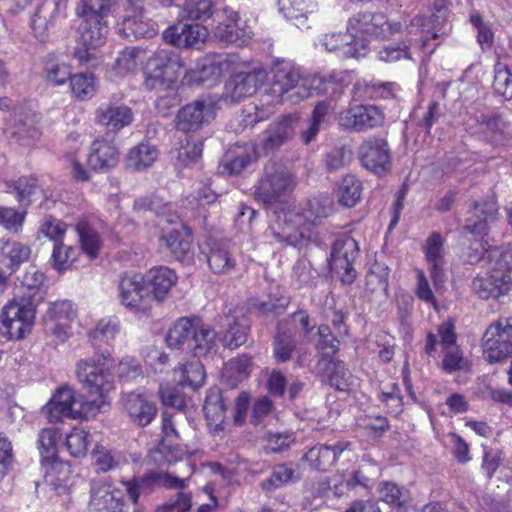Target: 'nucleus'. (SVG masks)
<instances>
[{
	"instance_id": "nucleus-28",
	"label": "nucleus",
	"mask_w": 512,
	"mask_h": 512,
	"mask_svg": "<svg viewBox=\"0 0 512 512\" xmlns=\"http://www.w3.org/2000/svg\"><path fill=\"white\" fill-rule=\"evenodd\" d=\"M143 277L147 291L152 296V302H162L177 282L176 273L165 266L154 267Z\"/></svg>"
},
{
	"instance_id": "nucleus-11",
	"label": "nucleus",
	"mask_w": 512,
	"mask_h": 512,
	"mask_svg": "<svg viewBox=\"0 0 512 512\" xmlns=\"http://www.w3.org/2000/svg\"><path fill=\"white\" fill-rule=\"evenodd\" d=\"M401 28L400 22H390L383 13L358 12L348 21L347 31L354 38L358 34L386 39L393 36Z\"/></svg>"
},
{
	"instance_id": "nucleus-27",
	"label": "nucleus",
	"mask_w": 512,
	"mask_h": 512,
	"mask_svg": "<svg viewBox=\"0 0 512 512\" xmlns=\"http://www.w3.org/2000/svg\"><path fill=\"white\" fill-rule=\"evenodd\" d=\"M466 130L471 134L483 135L490 142H497L502 135L505 123L497 114H474L465 121Z\"/></svg>"
},
{
	"instance_id": "nucleus-44",
	"label": "nucleus",
	"mask_w": 512,
	"mask_h": 512,
	"mask_svg": "<svg viewBox=\"0 0 512 512\" xmlns=\"http://www.w3.org/2000/svg\"><path fill=\"white\" fill-rule=\"evenodd\" d=\"M65 4L66 0H44L32 17L33 28L46 29L49 24L53 25Z\"/></svg>"
},
{
	"instance_id": "nucleus-47",
	"label": "nucleus",
	"mask_w": 512,
	"mask_h": 512,
	"mask_svg": "<svg viewBox=\"0 0 512 512\" xmlns=\"http://www.w3.org/2000/svg\"><path fill=\"white\" fill-rule=\"evenodd\" d=\"M330 109V102L321 101L315 105L307 129L303 130L300 134V138L304 144L307 145L315 139L320 131L321 125L326 122Z\"/></svg>"
},
{
	"instance_id": "nucleus-25",
	"label": "nucleus",
	"mask_w": 512,
	"mask_h": 512,
	"mask_svg": "<svg viewBox=\"0 0 512 512\" xmlns=\"http://www.w3.org/2000/svg\"><path fill=\"white\" fill-rule=\"evenodd\" d=\"M161 240L178 261L190 263L193 260V232L188 226L181 224L179 228L163 232Z\"/></svg>"
},
{
	"instance_id": "nucleus-38",
	"label": "nucleus",
	"mask_w": 512,
	"mask_h": 512,
	"mask_svg": "<svg viewBox=\"0 0 512 512\" xmlns=\"http://www.w3.org/2000/svg\"><path fill=\"white\" fill-rule=\"evenodd\" d=\"M197 319L181 318L170 329L166 336L167 345L174 349H186L189 351V344L195 329Z\"/></svg>"
},
{
	"instance_id": "nucleus-14",
	"label": "nucleus",
	"mask_w": 512,
	"mask_h": 512,
	"mask_svg": "<svg viewBox=\"0 0 512 512\" xmlns=\"http://www.w3.org/2000/svg\"><path fill=\"white\" fill-rule=\"evenodd\" d=\"M384 112L375 105H355L339 114V125L354 132H364L384 123Z\"/></svg>"
},
{
	"instance_id": "nucleus-43",
	"label": "nucleus",
	"mask_w": 512,
	"mask_h": 512,
	"mask_svg": "<svg viewBox=\"0 0 512 512\" xmlns=\"http://www.w3.org/2000/svg\"><path fill=\"white\" fill-rule=\"evenodd\" d=\"M207 262L215 274H226L232 271L236 266V259L229 249L222 244H215L210 248L207 255Z\"/></svg>"
},
{
	"instance_id": "nucleus-60",
	"label": "nucleus",
	"mask_w": 512,
	"mask_h": 512,
	"mask_svg": "<svg viewBox=\"0 0 512 512\" xmlns=\"http://www.w3.org/2000/svg\"><path fill=\"white\" fill-rule=\"evenodd\" d=\"M110 9V0H81L76 11L79 17L106 18Z\"/></svg>"
},
{
	"instance_id": "nucleus-21",
	"label": "nucleus",
	"mask_w": 512,
	"mask_h": 512,
	"mask_svg": "<svg viewBox=\"0 0 512 512\" xmlns=\"http://www.w3.org/2000/svg\"><path fill=\"white\" fill-rule=\"evenodd\" d=\"M207 36V28L199 23L179 22L163 32L164 40L179 48H198Z\"/></svg>"
},
{
	"instance_id": "nucleus-4",
	"label": "nucleus",
	"mask_w": 512,
	"mask_h": 512,
	"mask_svg": "<svg viewBox=\"0 0 512 512\" xmlns=\"http://www.w3.org/2000/svg\"><path fill=\"white\" fill-rule=\"evenodd\" d=\"M187 478H179L167 472L147 471L141 476L121 481L128 499L138 505L142 497L152 494L157 488L179 489L186 487Z\"/></svg>"
},
{
	"instance_id": "nucleus-58",
	"label": "nucleus",
	"mask_w": 512,
	"mask_h": 512,
	"mask_svg": "<svg viewBox=\"0 0 512 512\" xmlns=\"http://www.w3.org/2000/svg\"><path fill=\"white\" fill-rule=\"evenodd\" d=\"M38 305L30 301H24L23 298L17 296L13 301L7 304L1 313V319L6 320H22L29 311L32 314V320L35 319L36 309Z\"/></svg>"
},
{
	"instance_id": "nucleus-15",
	"label": "nucleus",
	"mask_w": 512,
	"mask_h": 512,
	"mask_svg": "<svg viewBox=\"0 0 512 512\" xmlns=\"http://www.w3.org/2000/svg\"><path fill=\"white\" fill-rule=\"evenodd\" d=\"M362 165L375 174L385 173L391 166V150L386 139L368 137L358 149Z\"/></svg>"
},
{
	"instance_id": "nucleus-53",
	"label": "nucleus",
	"mask_w": 512,
	"mask_h": 512,
	"mask_svg": "<svg viewBox=\"0 0 512 512\" xmlns=\"http://www.w3.org/2000/svg\"><path fill=\"white\" fill-rule=\"evenodd\" d=\"M82 250L91 258L98 256L101 242L97 231L87 222L82 221L76 225Z\"/></svg>"
},
{
	"instance_id": "nucleus-8",
	"label": "nucleus",
	"mask_w": 512,
	"mask_h": 512,
	"mask_svg": "<svg viewBox=\"0 0 512 512\" xmlns=\"http://www.w3.org/2000/svg\"><path fill=\"white\" fill-rule=\"evenodd\" d=\"M120 36L128 41L151 38L157 34V24L145 15L143 4L139 1L128 0L124 14L117 24Z\"/></svg>"
},
{
	"instance_id": "nucleus-50",
	"label": "nucleus",
	"mask_w": 512,
	"mask_h": 512,
	"mask_svg": "<svg viewBox=\"0 0 512 512\" xmlns=\"http://www.w3.org/2000/svg\"><path fill=\"white\" fill-rule=\"evenodd\" d=\"M361 192V181L354 175H347L343 178L338 188V200L343 206L353 207L360 200Z\"/></svg>"
},
{
	"instance_id": "nucleus-55",
	"label": "nucleus",
	"mask_w": 512,
	"mask_h": 512,
	"mask_svg": "<svg viewBox=\"0 0 512 512\" xmlns=\"http://www.w3.org/2000/svg\"><path fill=\"white\" fill-rule=\"evenodd\" d=\"M78 256L77 248L65 245L62 242L55 243L51 256V265L57 271L67 270L72 266Z\"/></svg>"
},
{
	"instance_id": "nucleus-6",
	"label": "nucleus",
	"mask_w": 512,
	"mask_h": 512,
	"mask_svg": "<svg viewBox=\"0 0 512 512\" xmlns=\"http://www.w3.org/2000/svg\"><path fill=\"white\" fill-rule=\"evenodd\" d=\"M293 176L275 162L264 166L263 175L255 186L254 198L264 205H271L293 190Z\"/></svg>"
},
{
	"instance_id": "nucleus-39",
	"label": "nucleus",
	"mask_w": 512,
	"mask_h": 512,
	"mask_svg": "<svg viewBox=\"0 0 512 512\" xmlns=\"http://www.w3.org/2000/svg\"><path fill=\"white\" fill-rule=\"evenodd\" d=\"M249 334V324L244 316L240 318L234 316L226 317V329L223 334V343L230 349H236L247 342Z\"/></svg>"
},
{
	"instance_id": "nucleus-45",
	"label": "nucleus",
	"mask_w": 512,
	"mask_h": 512,
	"mask_svg": "<svg viewBox=\"0 0 512 512\" xmlns=\"http://www.w3.org/2000/svg\"><path fill=\"white\" fill-rule=\"evenodd\" d=\"M7 191L14 193L18 203L28 206L32 202V195L38 189V179L34 176H22L17 180L6 182Z\"/></svg>"
},
{
	"instance_id": "nucleus-56",
	"label": "nucleus",
	"mask_w": 512,
	"mask_h": 512,
	"mask_svg": "<svg viewBox=\"0 0 512 512\" xmlns=\"http://www.w3.org/2000/svg\"><path fill=\"white\" fill-rule=\"evenodd\" d=\"M494 72L493 89L495 93L507 101H512V73L501 62L495 64Z\"/></svg>"
},
{
	"instance_id": "nucleus-3",
	"label": "nucleus",
	"mask_w": 512,
	"mask_h": 512,
	"mask_svg": "<svg viewBox=\"0 0 512 512\" xmlns=\"http://www.w3.org/2000/svg\"><path fill=\"white\" fill-rule=\"evenodd\" d=\"M82 19L78 27L79 44L82 47L75 49L73 58L79 64L95 67L98 65L96 50L105 44L109 32L106 18L80 17Z\"/></svg>"
},
{
	"instance_id": "nucleus-31",
	"label": "nucleus",
	"mask_w": 512,
	"mask_h": 512,
	"mask_svg": "<svg viewBox=\"0 0 512 512\" xmlns=\"http://www.w3.org/2000/svg\"><path fill=\"white\" fill-rule=\"evenodd\" d=\"M31 247L19 241L0 242V266L4 267L9 274L15 273L19 267L30 260Z\"/></svg>"
},
{
	"instance_id": "nucleus-12",
	"label": "nucleus",
	"mask_w": 512,
	"mask_h": 512,
	"mask_svg": "<svg viewBox=\"0 0 512 512\" xmlns=\"http://www.w3.org/2000/svg\"><path fill=\"white\" fill-rule=\"evenodd\" d=\"M215 117V106L211 100L197 99L184 105L176 114L175 127L184 133H194Z\"/></svg>"
},
{
	"instance_id": "nucleus-26",
	"label": "nucleus",
	"mask_w": 512,
	"mask_h": 512,
	"mask_svg": "<svg viewBox=\"0 0 512 512\" xmlns=\"http://www.w3.org/2000/svg\"><path fill=\"white\" fill-rule=\"evenodd\" d=\"M19 282L17 296L39 305L44 301L46 295L45 275L37 266L30 265L22 274L17 277Z\"/></svg>"
},
{
	"instance_id": "nucleus-42",
	"label": "nucleus",
	"mask_w": 512,
	"mask_h": 512,
	"mask_svg": "<svg viewBox=\"0 0 512 512\" xmlns=\"http://www.w3.org/2000/svg\"><path fill=\"white\" fill-rule=\"evenodd\" d=\"M146 56V50L141 47H126L119 52L114 63L112 70L116 75L125 76L136 70L139 63H141Z\"/></svg>"
},
{
	"instance_id": "nucleus-34",
	"label": "nucleus",
	"mask_w": 512,
	"mask_h": 512,
	"mask_svg": "<svg viewBox=\"0 0 512 512\" xmlns=\"http://www.w3.org/2000/svg\"><path fill=\"white\" fill-rule=\"evenodd\" d=\"M42 77L51 86H61L72 77L71 65L50 53L43 60Z\"/></svg>"
},
{
	"instance_id": "nucleus-40",
	"label": "nucleus",
	"mask_w": 512,
	"mask_h": 512,
	"mask_svg": "<svg viewBox=\"0 0 512 512\" xmlns=\"http://www.w3.org/2000/svg\"><path fill=\"white\" fill-rule=\"evenodd\" d=\"M251 365V358L245 354L231 359L225 364L222 371L223 381L230 388L237 387L250 375Z\"/></svg>"
},
{
	"instance_id": "nucleus-30",
	"label": "nucleus",
	"mask_w": 512,
	"mask_h": 512,
	"mask_svg": "<svg viewBox=\"0 0 512 512\" xmlns=\"http://www.w3.org/2000/svg\"><path fill=\"white\" fill-rule=\"evenodd\" d=\"M261 154L255 143L237 144L225 154L224 167L230 174H239Z\"/></svg>"
},
{
	"instance_id": "nucleus-46",
	"label": "nucleus",
	"mask_w": 512,
	"mask_h": 512,
	"mask_svg": "<svg viewBox=\"0 0 512 512\" xmlns=\"http://www.w3.org/2000/svg\"><path fill=\"white\" fill-rule=\"evenodd\" d=\"M238 14L231 12L229 21L226 23H220L215 30V36L227 43L241 46L246 42L245 31L238 27L237 20Z\"/></svg>"
},
{
	"instance_id": "nucleus-7",
	"label": "nucleus",
	"mask_w": 512,
	"mask_h": 512,
	"mask_svg": "<svg viewBox=\"0 0 512 512\" xmlns=\"http://www.w3.org/2000/svg\"><path fill=\"white\" fill-rule=\"evenodd\" d=\"M483 355L489 363L512 355V318H501L488 326L483 337Z\"/></svg>"
},
{
	"instance_id": "nucleus-18",
	"label": "nucleus",
	"mask_w": 512,
	"mask_h": 512,
	"mask_svg": "<svg viewBox=\"0 0 512 512\" xmlns=\"http://www.w3.org/2000/svg\"><path fill=\"white\" fill-rule=\"evenodd\" d=\"M271 74L270 85L274 94L284 96L290 90L297 89V95L300 98L311 96V92L306 91L304 86L299 85L301 79L299 69L291 62L277 61L271 69Z\"/></svg>"
},
{
	"instance_id": "nucleus-51",
	"label": "nucleus",
	"mask_w": 512,
	"mask_h": 512,
	"mask_svg": "<svg viewBox=\"0 0 512 512\" xmlns=\"http://www.w3.org/2000/svg\"><path fill=\"white\" fill-rule=\"evenodd\" d=\"M329 383L339 391H348L353 386V376L342 361H330L327 366Z\"/></svg>"
},
{
	"instance_id": "nucleus-59",
	"label": "nucleus",
	"mask_w": 512,
	"mask_h": 512,
	"mask_svg": "<svg viewBox=\"0 0 512 512\" xmlns=\"http://www.w3.org/2000/svg\"><path fill=\"white\" fill-rule=\"evenodd\" d=\"M443 351L442 369L446 373L467 371L469 369V361L463 356V352L458 346L446 348Z\"/></svg>"
},
{
	"instance_id": "nucleus-2",
	"label": "nucleus",
	"mask_w": 512,
	"mask_h": 512,
	"mask_svg": "<svg viewBox=\"0 0 512 512\" xmlns=\"http://www.w3.org/2000/svg\"><path fill=\"white\" fill-rule=\"evenodd\" d=\"M112 368L113 360L110 353H102L89 359L80 360L76 365V376L88 394L106 396L114 389Z\"/></svg>"
},
{
	"instance_id": "nucleus-29",
	"label": "nucleus",
	"mask_w": 512,
	"mask_h": 512,
	"mask_svg": "<svg viewBox=\"0 0 512 512\" xmlns=\"http://www.w3.org/2000/svg\"><path fill=\"white\" fill-rule=\"evenodd\" d=\"M496 217L497 207L494 200L474 202L468 211L464 229L474 235L484 234L487 231L488 223L494 221Z\"/></svg>"
},
{
	"instance_id": "nucleus-23",
	"label": "nucleus",
	"mask_w": 512,
	"mask_h": 512,
	"mask_svg": "<svg viewBox=\"0 0 512 512\" xmlns=\"http://www.w3.org/2000/svg\"><path fill=\"white\" fill-rule=\"evenodd\" d=\"M77 401L78 398L73 389L61 387L53 395L50 402L42 408V412L52 423L60 422L64 418L75 419Z\"/></svg>"
},
{
	"instance_id": "nucleus-57",
	"label": "nucleus",
	"mask_w": 512,
	"mask_h": 512,
	"mask_svg": "<svg viewBox=\"0 0 512 512\" xmlns=\"http://www.w3.org/2000/svg\"><path fill=\"white\" fill-rule=\"evenodd\" d=\"M72 93L80 100L92 98L96 92L93 74L78 73L70 78Z\"/></svg>"
},
{
	"instance_id": "nucleus-24",
	"label": "nucleus",
	"mask_w": 512,
	"mask_h": 512,
	"mask_svg": "<svg viewBox=\"0 0 512 512\" xmlns=\"http://www.w3.org/2000/svg\"><path fill=\"white\" fill-rule=\"evenodd\" d=\"M350 446L348 441H338L333 445H317L310 448L302 459L309 463L311 469L326 472L334 466L344 451L350 449Z\"/></svg>"
},
{
	"instance_id": "nucleus-22",
	"label": "nucleus",
	"mask_w": 512,
	"mask_h": 512,
	"mask_svg": "<svg viewBox=\"0 0 512 512\" xmlns=\"http://www.w3.org/2000/svg\"><path fill=\"white\" fill-rule=\"evenodd\" d=\"M133 119L132 109L117 102L103 103L95 111V122L111 133L129 126Z\"/></svg>"
},
{
	"instance_id": "nucleus-52",
	"label": "nucleus",
	"mask_w": 512,
	"mask_h": 512,
	"mask_svg": "<svg viewBox=\"0 0 512 512\" xmlns=\"http://www.w3.org/2000/svg\"><path fill=\"white\" fill-rule=\"evenodd\" d=\"M33 324L32 314L28 311L22 320L1 319L0 333L10 340H20L31 331Z\"/></svg>"
},
{
	"instance_id": "nucleus-61",
	"label": "nucleus",
	"mask_w": 512,
	"mask_h": 512,
	"mask_svg": "<svg viewBox=\"0 0 512 512\" xmlns=\"http://www.w3.org/2000/svg\"><path fill=\"white\" fill-rule=\"evenodd\" d=\"M89 444L88 433L83 429L73 428L66 436V446L73 457L85 456Z\"/></svg>"
},
{
	"instance_id": "nucleus-1",
	"label": "nucleus",
	"mask_w": 512,
	"mask_h": 512,
	"mask_svg": "<svg viewBox=\"0 0 512 512\" xmlns=\"http://www.w3.org/2000/svg\"><path fill=\"white\" fill-rule=\"evenodd\" d=\"M331 207L320 199L309 200L302 214L287 212L283 217L270 225L267 235H271L278 243L294 247L306 246L312 236L311 226L318 225L327 218Z\"/></svg>"
},
{
	"instance_id": "nucleus-37",
	"label": "nucleus",
	"mask_w": 512,
	"mask_h": 512,
	"mask_svg": "<svg viewBox=\"0 0 512 512\" xmlns=\"http://www.w3.org/2000/svg\"><path fill=\"white\" fill-rule=\"evenodd\" d=\"M158 157L155 146L142 142L131 148L125 158V165L133 171H143L151 167Z\"/></svg>"
},
{
	"instance_id": "nucleus-13",
	"label": "nucleus",
	"mask_w": 512,
	"mask_h": 512,
	"mask_svg": "<svg viewBox=\"0 0 512 512\" xmlns=\"http://www.w3.org/2000/svg\"><path fill=\"white\" fill-rule=\"evenodd\" d=\"M121 304L135 312H146L152 304V296L141 274H125L119 282Z\"/></svg>"
},
{
	"instance_id": "nucleus-36",
	"label": "nucleus",
	"mask_w": 512,
	"mask_h": 512,
	"mask_svg": "<svg viewBox=\"0 0 512 512\" xmlns=\"http://www.w3.org/2000/svg\"><path fill=\"white\" fill-rule=\"evenodd\" d=\"M191 342L189 344V352L195 357L201 358L208 355L216 347V332L209 325L196 321L195 329Z\"/></svg>"
},
{
	"instance_id": "nucleus-35",
	"label": "nucleus",
	"mask_w": 512,
	"mask_h": 512,
	"mask_svg": "<svg viewBox=\"0 0 512 512\" xmlns=\"http://www.w3.org/2000/svg\"><path fill=\"white\" fill-rule=\"evenodd\" d=\"M358 42L351 32L348 33H329L323 38V46L329 52L343 49L345 56L359 58L365 55L366 45L361 43L357 48Z\"/></svg>"
},
{
	"instance_id": "nucleus-9",
	"label": "nucleus",
	"mask_w": 512,
	"mask_h": 512,
	"mask_svg": "<svg viewBox=\"0 0 512 512\" xmlns=\"http://www.w3.org/2000/svg\"><path fill=\"white\" fill-rule=\"evenodd\" d=\"M298 123L296 113L280 115L258 136L255 144L264 155L275 153L294 137Z\"/></svg>"
},
{
	"instance_id": "nucleus-49",
	"label": "nucleus",
	"mask_w": 512,
	"mask_h": 512,
	"mask_svg": "<svg viewBox=\"0 0 512 512\" xmlns=\"http://www.w3.org/2000/svg\"><path fill=\"white\" fill-rule=\"evenodd\" d=\"M297 480L296 471L291 464H278L273 467L271 476L262 481L260 486L266 492H271L285 484Z\"/></svg>"
},
{
	"instance_id": "nucleus-32",
	"label": "nucleus",
	"mask_w": 512,
	"mask_h": 512,
	"mask_svg": "<svg viewBox=\"0 0 512 512\" xmlns=\"http://www.w3.org/2000/svg\"><path fill=\"white\" fill-rule=\"evenodd\" d=\"M119 162V151L115 145L104 139H96L88 155V164L95 170L115 167Z\"/></svg>"
},
{
	"instance_id": "nucleus-41",
	"label": "nucleus",
	"mask_w": 512,
	"mask_h": 512,
	"mask_svg": "<svg viewBox=\"0 0 512 512\" xmlns=\"http://www.w3.org/2000/svg\"><path fill=\"white\" fill-rule=\"evenodd\" d=\"M120 506V499L109 487L98 485L91 489V512H119Z\"/></svg>"
},
{
	"instance_id": "nucleus-17",
	"label": "nucleus",
	"mask_w": 512,
	"mask_h": 512,
	"mask_svg": "<svg viewBox=\"0 0 512 512\" xmlns=\"http://www.w3.org/2000/svg\"><path fill=\"white\" fill-rule=\"evenodd\" d=\"M512 287L508 269L493 268L472 281L473 292L483 300L498 299L509 293Z\"/></svg>"
},
{
	"instance_id": "nucleus-62",
	"label": "nucleus",
	"mask_w": 512,
	"mask_h": 512,
	"mask_svg": "<svg viewBox=\"0 0 512 512\" xmlns=\"http://www.w3.org/2000/svg\"><path fill=\"white\" fill-rule=\"evenodd\" d=\"M94 464L99 472H108L119 467L121 456L118 453L106 449L103 446H96L92 452Z\"/></svg>"
},
{
	"instance_id": "nucleus-20",
	"label": "nucleus",
	"mask_w": 512,
	"mask_h": 512,
	"mask_svg": "<svg viewBox=\"0 0 512 512\" xmlns=\"http://www.w3.org/2000/svg\"><path fill=\"white\" fill-rule=\"evenodd\" d=\"M266 78L263 69L254 68L248 72H239L231 76L225 85V96L231 102H239L252 96Z\"/></svg>"
},
{
	"instance_id": "nucleus-19",
	"label": "nucleus",
	"mask_w": 512,
	"mask_h": 512,
	"mask_svg": "<svg viewBox=\"0 0 512 512\" xmlns=\"http://www.w3.org/2000/svg\"><path fill=\"white\" fill-rule=\"evenodd\" d=\"M121 403L130 422L138 427L148 426L157 415L155 402L145 393H124Z\"/></svg>"
},
{
	"instance_id": "nucleus-64",
	"label": "nucleus",
	"mask_w": 512,
	"mask_h": 512,
	"mask_svg": "<svg viewBox=\"0 0 512 512\" xmlns=\"http://www.w3.org/2000/svg\"><path fill=\"white\" fill-rule=\"evenodd\" d=\"M318 335V349L321 351L323 357L332 358L339 350L340 341L327 325H320L318 327Z\"/></svg>"
},
{
	"instance_id": "nucleus-5",
	"label": "nucleus",
	"mask_w": 512,
	"mask_h": 512,
	"mask_svg": "<svg viewBox=\"0 0 512 512\" xmlns=\"http://www.w3.org/2000/svg\"><path fill=\"white\" fill-rule=\"evenodd\" d=\"M178 61L173 52L160 49L150 56L144 67V87L148 90H167L177 80Z\"/></svg>"
},
{
	"instance_id": "nucleus-54",
	"label": "nucleus",
	"mask_w": 512,
	"mask_h": 512,
	"mask_svg": "<svg viewBox=\"0 0 512 512\" xmlns=\"http://www.w3.org/2000/svg\"><path fill=\"white\" fill-rule=\"evenodd\" d=\"M389 273L390 269L385 263L375 261L366 275V288L371 292L382 291L386 294Z\"/></svg>"
},
{
	"instance_id": "nucleus-48",
	"label": "nucleus",
	"mask_w": 512,
	"mask_h": 512,
	"mask_svg": "<svg viewBox=\"0 0 512 512\" xmlns=\"http://www.w3.org/2000/svg\"><path fill=\"white\" fill-rule=\"evenodd\" d=\"M380 500L394 508H402L409 501V492L394 482L384 481L378 486Z\"/></svg>"
},
{
	"instance_id": "nucleus-33",
	"label": "nucleus",
	"mask_w": 512,
	"mask_h": 512,
	"mask_svg": "<svg viewBox=\"0 0 512 512\" xmlns=\"http://www.w3.org/2000/svg\"><path fill=\"white\" fill-rule=\"evenodd\" d=\"M229 403L230 399L223 394L220 388L212 387L208 390L203 410L210 426L217 429L224 423Z\"/></svg>"
},
{
	"instance_id": "nucleus-10",
	"label": "nucleus",
	"mask_w": 512,
	"mask_h": 512,
	"mask_svg": "<svg viewBox=\"0 0 512 512\" xmlns=\"http://www.w3.org/2000/svg\"><path fill=\"white\" fill-rule=\"evenodd\" d=\"M359 255L358 242L352 237H341L336 239L332 246L329 266L342 283L351 284L357 276L354 262Z\"/></svg>"
},
{
	"instance_id": "nucleus-63",
	"label": "nucleus",
	"mask_w": 512,
	"mask_h": 512,
	"mask_svg": "<svg viewBox=\"0 0 512 512\" xmlns=\"http://www.w3.org/2000/svg\"><path fill=\"white\" fill-rule=\"evenodd\" d=\"M78 405L75 413V419H89L102 412L108 403L105 396H95L93 400H85L83 396L78 397Z\"/></svg>"
},
{
	"instance_id": "nucleus-16",
	"label": "nucleus",
	"mask_w": 512,
	"mask_h": 512,
	"mask_svg": "<svg viewBox=\"0 0 512 512\" xmlns=\"http://www.w3.org/2000/svg\"><path fill=\"white\" fill-rule=\"evenodd\" d=\"M76 309L71 301L53 302L44 316L46 333L55 338L54 343H63L68 337L70 323L76 318Z\"/></svg>"
}]
</instances>
